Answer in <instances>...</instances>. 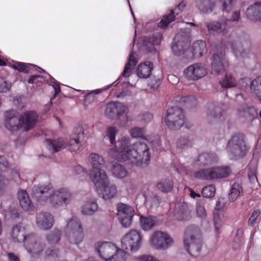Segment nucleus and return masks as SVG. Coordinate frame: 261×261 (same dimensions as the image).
Here are the masks:
<instances>
[{
  "mask_svg": "<svg viewBox=\"0 0 261 261\" xmlns=\"http://www.w3.org/2000/svg\"><path fill=\"white\" fill-rule=\"evenodd\" d=\"M117 132L115 127L109 126L107 128V136L112 144H115V148L109 150V154L120 162H126L137 166L147 165L150 154L147 144L144 142L131 144L129 139L125 137L115 142Z\"/></svg>",
  "mask_w": 261,
  "mask_h": 261,
  "instance_id": "1",
  "label": "nucleus"
},
{
  "mask_svg": "<svg viewBox=\"0 0 261 261\" xmlns=\"http://www.w3.org/2000/svg\"><path fill=\"white\" fill-rule=\"evenodd\" d=\"M86 134L84 128L79 126L75 128L68 142L64 138H61L57 140H46V143L48 144V148L52 149L53 152H58L67 146L70 151L75 152L80 150Z\"/></svg>",
  "mask_w": 261,
  "mask_h": 261,
  "instance_id": "2",
  "label": "nucleus"
},
{
  "mask_svg": "<svg viewBox=\"0 0 261 261\" xmlns=\"http://www.w3.org/2000/svg\"><path fill=\"white\" fill-rule=\"evenodd\" d=\"M227 46L230 47L238 60H242L247 57L249 54L251 48V42L248 34L242 33L232 41L228 42Z\"/></svg>",
  "mask_w": 261,
  "mask_h": 261,
  "instance_id": "3",
  "label": "nucleus"
},
{
  "mask_svg": "<svg viewBox=\"0 0 261 261\" xmlns=\"http://www.w3.org/2000/svg\"><path fill=\"white\" fill-rule=\"evenodd\" d=\"M227 150L231 158L240 159L244 157L248 150L242 134H236L232 136L227 143Z\"/></svg>",
  "mask_w": 261,
  "mask_h": 261,
  "instance_id": "4",
  "label": "nucleus"
},
{
  "mask_svg": "<svg viewBox=\"0 0 261 261\" xmlns=\"http://www.w3.org/2000/svg\"><path fill=\"white\" fill-rule=\"evenodd\" d=\"M89 158L92 166L90 178L94 185L99 186L100 182H99L98 179L101 178L100 181L104 182L107 179L106 172L101 169L105 163L104 160L102 156L95 153H91Z\"/></svg>",
  "mask_w": 261,
  "mask_h": 261,
  "instance_id": "5",
  "label": "nucleus"
},
{
  "mask_svg": "<svg viewBox=\"0 0 261 261\" xmlns=\"http://www.w3.org/2000/svg\"><path fill=\"white\" fill-rule=\"evenodd\" d=\"M185 123L182 110L178 107H172L167 111L166 123L172 130L179 129Z\"/></svg>",
  "mask_w": 261,
  "mask_h": 261,
  "instance_id": "6",
  "label": "nucleus"
},
{
  "mask_svg": "<svg viewBox=\"0 0 261 261\" xmlns=\"http://www.w3.org/2000/svg\"><path fill=\"white\" fill-rule=\"evenodd\" d=\"M66 232L68 239L71 244L77 245L83 239L82 226L77 218H73L67 222Z\"/></svg>",
  "mask_w": 261,
  "mask_h": 261,
  "instance_id": "7",
  "label": "nucleus"
},
{
  "mask_svg": "<svg viewBox=\"0 0 261 261\" xmlns=\"http://www.w3.org/2000/svg\"><path fill=\"white\" fill-rule=\"evenodd\" d=\"M128 109L126 106L119 102H111L109 103L106 108V116L110 118L115 117H122L121 125L124 126L127 122L126 113Z\"/></svg>",
  "mask_w": 261,
  "mask_h": 261,
  "instance_id": "8",
  "label": "nucleus"
},
{
  "mask_svg": "<svg viewBox=\"0 0 261 261\" xmlns=\"http://www.w3.org/2000/svg\"><path fill=\"white\" fill-rule=\"evenodd\" d=\"M141 243L142 236L136 230L129 231L121 239V247L126 251H136L140 247Z\"/></svg>",
  "mask_w": 261,
  "mask_h": 261,
  "instance_id": "9",
  "label": "nucleus"
},
{
  "mask_svg": "<svg viewBox=\"0 0 261 261\" xmlns=\"http://www.w3.org/2000/svg\"><path fill=\"white\" fill-rule=\"evenodd\" d=\"M211 72L218 75L224 73L229 67V62L224 51L214 54L211 58Z\"/></svg>",
  "mask_w": 261,
  "mask_h": 261,
  "instance_id": "10",
  "label": "nucleus"
},
{
  "mask_svg": "<svg viewBox=\"0 0 261 261\" xmlns=\"http://www.w3.org/2000/svg\"><path fill=\"white\" fill-rule=\"evenodd\" d=\"M71 198V194L66 189L55 191L49 195L50 204L55 208L67 205L70 202Z\"/></svg>",
  "mask_w": 261,
  "mask_h": 261,
  "instance_id": "11",
  "label": "nucleus"
},
{
  "mask_svg": "<svg viewBox=\"0 0 261 261\" xmlns=\"http://www.w3.org/2000/svg\"><path fill=\"white\" fill-rule=\"evenodd\" d=\"M24 246L32 256L36 257L42 254L45 244L41 243L34 233H29Z\"/></svg>",
  "mask_w": 261,
  "mask_h": 261,
  "instance_id": "12",
  "label": "nucleus"
},
{
  "mask_svg": "<svg viewBox=\"0 0 261 261\" xmlns=\"http://www.w3.org/2000/svg\"><path fill=\"white\" fill-rule=\"evenodd\" d=\"M151 245L156 249L165 250L173 243V240L167 233L162 231L155 232L151 237Z\"/></svg>",
  "mask_w": 261,
  "mask_h": 261,
  "instance_id": "13",
  "label": "nucleus"
},
{
  "mask_svg": "<svg viewBox=\"0 0 261 261\" xmlns=\"http://www.w3.org/2000/svg\"><path fill=\"white\" fill-rule=\"evenodd\" d=\"M117 216L121 224L124 227H129L135 213L133 207L127 204L119 203L117 205Z\"/></svg>",
  "mask_w": 261,
  "mask_h": 261,
  "instance_id": "14",
  "label": "nucleus"
},
{
  "mask_svg": "<svg viewBox=\"0 0 261 261\" xmlns=\"http://www.w3.org/2000/svg\"><path fill=\"white\" fill-rule=\"evenodd\" d=\"M101 178L98 179L100 185H95L99 195L105 200H109L114 198L117 193L115 186L109 183L108 176L107 175L106 181H100Z\"/></svg>",
  "mask_w": 261,
  "mask_h": 261,
  "instance_id": "15",
  "label": "nucleus"
},
{
  "mask_svg": "<svg viewBox=\"0 0 261 261\" xmlns=\"http://www.w3.org/2000/svg\"><path fill=\"white\" fill-rule=\"evenodd\" d=\"M184 74L189 80L196 81L207 74L205 66L201 63H195L188 66L184 71Z\"/></svg>",
  "mask_w": 261,
  "mask_h": 261,
  "instance_id": "16",
  "label": "nucleus"
},
{
  "mask_svg": "<svg viewBox=\"0 0 261 261\" xmlns=\"http://www.w3.org/2000/svg\"><path fill=\"white\" fill-rule=\"evenodd\" d=\"M5 126L12 132L17 131L21 126L20 116L13 110L7 111L5 113Z\"/></svg>",
  "mask_w": 261,
  "mask_h": 261,
  "instance_id": "17",
  "label": "nucleus"
},
{
  "mask_svg": "<svg viewBox=\"0 0 261 261\" xmlns=\"http://www.w3.org/2000/svg\"><path fill=\"white\" fill-rule=\"evenodd\" d=\"M37 226L41 230H47L51 228L54 223L53 216L47 212H41L36 216Z\"/></svg>",
  "mask_w": 261,
  "mask_h": 261,
  "instance_id": "18",
  "label": "nucleus"
},
{
  "mask_svg": "<svg viewBox=\"0 0 261 261\" xmlns=\"http://www.w3.org/2000/svg\"><path fill=\"white\" fill-rule=\"evenodd\" d=\"M96 249L101 258L106 261H110L113 253L117 250V247L112 243L105 242L98 244Z\"/></svg>",
  "mask_w": 261,
  "mask_h": 261,
  "instance_id": "19",
  "label": "nucleus"
},
{
  "mask_svg": "<svg viewBox=\"0 0 261 261\" xmlns=\"http://www.w3.org/2000/svg\"><path fill=\"white\" fill-rule=\"evenodd\" d=\"M206 119L211 124L221 123L223 119L221 108L218 106L210 104L208 107Z\"/></svg>",
  "mask_w": 261,
  "mask_h": 261,
  "instance_id": "20",
  "label": "nucleus"
},
{
  "mask_svg": "<svg viewBox=\"0 0 261 261\" xmlns=\"http://www.w3.org/2000/svg\"><path fill=\"white\" fill-rule=\"evenodd\" d=\"M21 126L26 132L32 129L38 119V115L34 111H28L20 116Z\"/></svg>",
  "mask_w": 261,
  "mask_h": 261,
  "instance_id": "21",
  "label": "nucleus"
},
{
  "mask_svg": "<svg viewBox=\"0 0 261 261\" xmlns=\"http://www.w3.org/2000/svg\"><path fill=\"white\" fill-rule=\"evenodd\" d=\"M51 190L50 184L35 186L32 189V195L38 201H44L49 197Z\"/></svg>",
  "mask_w": 261,
  "mask_h": 261,
  "instance_id": "22",
  "label": "nucleus"
},
{
  "mask_svg": "<svg viewBox=\"0 0 261 261\" xmlns=\"http://www.w3.org/2000/svg\"><path fill=\"white\" fill-rule=\"evenodd\" d=\"M162 37V35L160 33L153 34L144 42L142 49L146 53L155 54L156 50L154 45H159L160 44Z\"/></svg>",
  "mask_w": 261,
  "mask_h": 261,
  "instance_id": "23",
  "label": "nucleus"
},
{
  "mask_svg": "<svg viewBox=\"0 0 261 261\" xmlns=\"http://www.w3.org/2000/svg\"><path fill=\"white\" fill-rule=\"evenodd\" d=\"M186 3L184 2H180L173 10H171L170 13L165 15L161 21L158 23V26L161 28H164L171 22L174 20L175 15L180 13L186 7Z\"/></svg>",
  "mask_w": 261,
  "mask_h": 261,
  "instance_id": "24",
  "label": "nucleus"
},
{
  "mask_svg": "<svg viewBox=\"0 0 261 261\" xmlns=\"http://www.w3.org/2000/svg\"><path fill=\"white\" fill-rule=\"evenodd\" d=\"M202 241V234L199 228L195 225L188 226L185 231L184 244H188L189 241Z\"/></svg>",
  "mask_w": 261,
  "mask_h": 261,
  "instance_id": "25",
  "label": "nucleus"
},
{
  "mask_svg": "<svg viewBox=\"0 0 261 261\" xmlns=\"http://www.w3.org/2000/svg\"><path fill=\"white\" fill-rule=\"evenodd\" d=\"M218 170L217 166L201 169L195 172L194 176L196 178L203 180L217 179Z\"/></svg>",
  "mask_w": 261,
  "mask_h": 261,
  "instance_id": "26",
  "label": "nucleus"
},
{
  "mask_svg": "<svg viewBox=\"0 0 261 261\" xmlns=\"http://www.w3.org/2000/svg\"><path fill=\"white\" fill-rule=\"evenodd\" d=\"M218 156L213 152H204L199 155L197 162L203 167L211 166L218 162Z\"/></svg>",
  "mask_w": 261,
  "mask_h": 261,
  "instance_id": "27",
  "label": "nucleus"
},
{
  "mask_svg": "<svg viewBox=\"0 0 261 261\" xmlns=\"http://www.w3.org/2000/svg\"><path fill=\"white\" fill-rule=\"evenodd\" d=\"M181 36L176 35L174 38L173 44L171 46V49L174 54L176 56H180L183 54L185 50L189 46V42L187 39L180 40Z\"/></svg>",
  "mask_w": 261,
  "mask_h": 261,
  "instance_id": "28",
  "label": "nucleus"
},
{
  "mask_svg": "<svg viewBox=\"0 0 261 261\" xmlns=\"http://www.w3.org/2000/svg\"><path fill=\"white\" fill-rule=\"evenodd\" d=\"M17 198L19 204L23 210L27 212L33 210V204L26 191L23 190L19 191L17 193Z\"/></svg>",
  "mask_w": 261,
  "mask_h": 261,
  "instance_id": "29",
  "label": "nucleus"
},
{
  "mask_svg": "<svg viewBox=\"0 0 261 261\" xmlns=\"http://www.w3.org/2000/svg\"><path fill=\"white\" fill-rule=\"evenodd\" d=\"M175 215L179 220L186 221L190 218V211L186 203H178L175 205Z\"/></svg>",
  "mask_w": 261,
  "mask_h": 261,
  "instance_id": "30",
  "label": "nucleus"
},
{
  "mask_svg": "<svg viewBox=\"0 0 261 261\" xmlns=\"http://www.w3.org/2000/svg\"><path fill=\"white\" fill-rule=\"evenodd\" d=\"M246 15L251 20H261V3L257 2L249 7Z\"/></svg>",
  "mask_w": 261,
  "mask_h": 261,
  "instance_id": "31",
  "label": "nucleus"
},
{
  "mask_svg": "<svg viewBox=\"0 0 261 261\" xmlns=\"http://www.w3.org/2000/svg\"><path fill=\"white\" fill-rule=\"evenodd\" d=\"M238 112L240 116L245 117L249 120H252L257 117V113L255 109L249 107L246 104L240 106L238 109Z\"/></svg>",
  "mask_w": 261,
  "mask_h": 261,
  "instance_id": "32",
  "label": "nucleus"
},
{
  "mask_svg": "<svg viewBox=\"0 0 261 261\" xmlns=\"http://www.w3.org/2000/svg\"><path fill=\"white\" fill-rule=\"evenodd\" d=\"M226 21H214L206 23V27L210 32L217 34L225 33L226 32Z\"/></svg>",
  "mask_w": 261,
  "mask_h": 261,
  "instance_id": "33",
  "label": "nucleus"
},
{
  "mask_svg": "<svg viewBox=\"0 0 261 261\" xmlns=\"http://www.w3.org/2000/svg\"><path fill=\"white\" fill-rule=\"evenodd\" d=\"M153 68V64L150 61L141 63L137 68V74L140 78H147L150 76Z\"/></svg>",
  "mask_w": 261,
  "mask_h": 261,
  "instance_id": "34",
  "label": "nucleus"
},
{
  "mask_svg": "<svg viewBox=\"0 0 261 261\" xmlns=\"http://www.w3.org/2000/svg\"><path fill=\"white\" fill-rule=\"evenodd\" d=\"M138 63L136 54L132 52L129 55L128 62L125 66L124 69L119 78L117 80H120L122 77H128L131 74V70L134 68Z\"/></svg>",
  "mask_w": 261,
  "mask_h": 261,
  "instance_id": "35",
  "label": "nucleus"
},
{
  "mask_svg": "<svg viewBox=\"0 0 261 261\" xmlns=\"http://www.w3.org/2000/svg\"><path fill=\"white\" fill-rule=\"evenodd\" d=\"M216 0H197L198 9L204 13L212 12L215 6Z\"/></svg>",
  "mask_w": 261,
  "mask_h": 261,
  "instance_id": "36",
  "label": "nucleus"
},
{
  "mask_svg": "<svg viewBox=\"0 0 261 261\" xmlns=\"http://www.w3.org/2000/svg\"><path fill=\"white\" fill-rule=\"evenodd\" d=\"M185 247L188 253L193 256H197L201 250L202 246V241H189L188 244H184Z\"/></svg>",
  "mask_w": 261,
  "mask_h": 261,
  "instance_id": "37",
  "label": "nucleus"
},
{
  "mask_svg": "<svg viewBox=\"0 0 261 261\" xmlns=\"http://www.w3.org/2000/svg\"><path fill=\"white\" fill-rule=\"evenodd\" d=\"M27 237L28 234H24V229L20 226H15L13 227L11 237L14 242H23L24 244Z\"/></svg>",
  "mask_w": 261,
  "mask_h": 261,
  "instance_id": "38",
  "label": "nucleus"
},
{
  "mask_svg": "<svg viewBox=\"0 0 261 261\" xmlns=\"http://www.w3.org/2000/svg\"><path fill=\"white\" fill-rule=\"evenodd\" d=\"M192 53L195 57H201L206 53V43L202 40L194 42L192 46Z\"/></svg>",
  "mask_w": 261,
  "mask_h": 261,
  "instance_id": "39",
  "label": "nucleus"
},
{
  "mask_svg": "<svg viewBox=\"0 0 261 261\" xmlns=\"http://www.w3.org/2000/svg\"><path fill=\"white\" fill-rule=\"evenodd\" d=\"M112 174L116 178H123L127 176V171L125 168L118 163H114L111 169Z\"/></svg>",
  "mask_w": 261,
  "mask_h": 261,
  "instance_id": "40",
  "label": "nucleus"
},
{
  "mask_svg": "<svg viewBox=\"0 0 261 261\" xmlns=\"http://www.w3.org/2000/svg\"><path fill=\"white\" fill-rule=\"evenodd\" d=\"M158 190L163 193L170 192L173 188L172 180L169 179H164L159 181L156 185Z\"/></svg>",
  "mask_w": 261,
  "mask_h": 261,
  "instance_id": "41",
  "label": "nucleus"
},
{
  "mask_svg": "<svg viewBox=\"0 0 261 261\" xmlns=\"http://www.w3.org/2000/svg\"><path fill=\"white\" fill-rule=\"evenodd\" d=\"M61 235V231L59 229L54 228L46 236V239L49 244L55 245L59 243Z\"/></svg>",
  "mask_w": 261,
  "mask_h": 261,
  "instance_id": "42",
  "label": "nucleus"
},
{
  "mask_svg": "<svg viewBox=\"0 0 261 261\" xmlns=\"http://www.w3.org/2000/svg\"><path fill=\"white\" fill-rule=\"evenodd\" d=\"M213 219L216 231L219 233V229L224 223L222 211L214 210L213 212Z\"/></svg>",
  "mask_w": 261,
  "mask_h": 261,
  "instance_id": "43",
  "label": "nucleus"
},
{
  "mask_svg": "<svg viewBox=\"0 0 261 261\" xmlns=\"http://www.w3.org/2000/svg\"><path fill=\"white\" fill-rule=\"evenodd\" d=\"M97 209L98 205L95 201H88L83 206L82 213L84 215H92Z\"/></svg>",
  "mask_w": 261,
  "mask_h": 261,
  "instance_id": "44",
  "label": "nucleus"
},
{
  "mask_svg": "<svg viewBox=\"0 0 261 261\" xmlns=\"http://www.w3.org/2000/svg\"><path fill=\"white\" fill-rule=\"evenodd\" d=\"M220 84L222 87L229 88L234 87L237 85V81L230 74H226L225 77L221 81Z\"/></svg>",
  "mask_w": 261,
  "mask_h": 261,
  "instance_id": "45",
  "label": "nucleus"
},
{
  "mask_svg": "<svg viewBox=\"0 0 261 261\" xmlns=\"http://www.w3.org/2000/svg\"><path fill=\"white\" fill-rule=\"evenodd\" d=\"M241 190V186L239 183H233L228 194L229 200L232 202L234 201L239 196Z\"/></svg>",
  "mask_w": 261,
  "mask_h": 261,
  "instance_id": "46",
  "label": "nucleus"
},
{
  "mask_svg": "<svg viewBox=\"0 0 261 261\" xmlns=\"http://www.w3.org/2000/svg\"><path fill=\"white\" fill-rule=\"evenodd\" d=\"M140 223L142 228L144 230H149L155 225L154 220L150 217H141Z\"/></svg>",
  "mask_w": 261,
  "mask_h": 261,
  "instance_id": "47",
  "label": "nucleus"
},
{
  "mask_svg": "<svg viewBox=\"0 0 261 261\" xmlns=\"http://www.w3.org/2000/svg\"><path fill=\"white\" fill-rule=\"evenodd\" d=\"M161 201V197L154 193H149L145 197V202L151 206H158Z\"/></svg>",
  "mask_w": 261,
  "mask_h": 261,
  "instance_id": "48",
  "label": "nucleus"
},
{
  "mask_svg": "<svg viewBox=\"0 0 261 261\" xmlns=\"http://www.w3.org/2000/svg\"><path fill=\"white\" fill-rule=\"evenodd\" d=\"M103 90L101 89L91 91L85 96L84 103L85 105H88L94 102L96 99V95L101 93Z\"/></svg>",
  "mask_w": 261,
  "mask_h": 261,
  "instance_id": "49",
  "label": "nucleus"
},
{
  "mask_svg": "<svg viewBox=\"0 0 261 261\" xmlns=\"http://www.w3.org/2000/svg\"><path fill=\"white\" fill-rule=\"evenodd\" d=\"M250 88L256 96L261 93V76L251 82Z\"/></svg>",
  "mask_w": 261,
  "mask_h": 261,
  "instance_id": "50",
  "label": "nucleus"
},
{
  "mask_svg": "<svg viewBox=\"0 0 261 261\" xmlns=\"http://www.w3.org/2000/svg\"><path fill=\"white\" fill-rule=\"evenodd\" d=\"M125 249H120L117 248V250L113 253L110 261H125L126 257V252Z\"/></svg>",
  "mask_w": 261,
  "mask_h": 261,
  "instance_id": "51",
  "label": "nucleus"
},
{
  "mask_svg": "<svg viewBox=\"0 0 261 261\" xmlns=\"http://www.w3.org/2000/svg\"><path fill=\"white\" fill-rule=\"evenodd\" d=\"M216 189L214 185H211L204 187L201 191V193L204 197L211 198L215 195Z\"/></svg>",
  "mask_w": 261,
  "mask_h": 261,
  "instance_id": "52",
  "label": "nucleus"
},
{
  "mask_svg": "<svg viewBox=\"0 0 261 261\" xmlns=\"http://www.w3.org/2000/svg\"><path fill=\"white\" fill-rule=\"evenodd\" d=\"M59 256L58 249H47L45 251V258L49 260H56Z\"/></svg>",
  "mask_w": 261,
  "mask_h": 261,
  "instance_id": "53",
  "label": "nucleus"
},
{
  "mask_svg": "<svg viewBox=\"0 0 261 261\" xmlns=\"http://www.w3.org/2000/svg\"><path fill=\"white\" fill-rule=\"evenodd\" d=\"M219 169L218 172V179L223 178L228 176L231 172L230 168L227 166H217Z\"/></svg>",
  "mask_w": 261,
  "mask_h": 261,
  "instance_id": "54",
  "label": "nucleus"
},
{
  "mask_svg": "<svg viewBox=\"0 0 261 261\" xmlns=\"http://www.w3.org/2000/svg\"><path fill=\"white\" fill-rule=\"evenodd\" d=\"M33 64H25L21 62H17L13 65V68L20 72L24 73H29L30 67L32 66Z\"/></svg>",
  "mask_w": 261,
  "mask_h": 261,
  "instance_id": "55",
  "label": "nucleus"
},
{
  "mask_svg": "<svg viewBox=\"0 0 261 261\" xmlns=\"http://www.w3.org/2000/svg\"><path fill=\"white\" fill-rule=\"evenodd\" d=\"M228 205L229 202L226 198L220 197L217 201L214 210L222 211L224 207H227Z\"/></svg>",
  "mask_w": 261,
  "mask_h": 261,
  "instance_id": "56",
  "label": "nucleus"
},
{
  "mask_svg": "<svg viewBox=\"0 0 261 261\" xmlns=\"http://www.w3.org/2000/svg\"><path fill=\"white\" fill-rule=\"evenodd\" d=\"M196 212L197 216L201 218H204L206 216V211L204 206V203L202 201L198 202L196 205Z\"/></svg>",
  "mask_w": 261,
  "mask_h": 261,
  "instance_id": "57",
  "label": "nucleus"
},
{
  "mask_svg": "<svg viewBox=\"0 0 261 261\" xmlns=\"http://www.w3.org/2000/svg\"><path fill=\"white\" fill-rule=\"evenodd\" d=\"M179 103H184L188 106L191 107L194 106L196 103L195 98L192 96L182 97L180 99Z\"/></svg>",
  "mask_w": 261,
  "mask_h": 261,
  "instance_id": "58",
  "label": "nucleus"
},
{
  "mask_svg": "<svg viewBox=\"0 0 261 261\" xmlns=\"http://www.w3.org/2000/svg\"><path fill=\"white\" fill-rule=\"evenodd\" d=\"M11 88V84L3 77H0V92L9 91Z\"/></svg>",
  "mask_w": 261,
  "mask_h": 261,
  "instance_id": "59",
  "label": "nucleus"
},
{
  "mask_svg": "<svg viewBox=\"0 0 261 261\" xmlns=\"http://www.w3.org/2000/svg\"><path fill=\"white\" fill-rule=\"evenodd\" d=\"M50 80V84L51 85L55 90V94L53 98H55L56 95L61 92V89L60 87V84L57 82V81L50 75H48Z\"/></svg>",
  "mask_w": 261,
  "mask_h": 261,
  "instance_id": "60",
  "label": "nucleus"
},
{
  "mask_svg": "<svg viewBox=\"0 0 261 261\" xmlns=\"http://www.w3.org/2000/svg\"><path fill=\"white\" fill-rule=\"evenodd\" d=\"M248 177L250 182L252 184H258L256 175L255 173V167L253 169H251L250 167H249L248 172Z\"/></svg>",
  "mask_w": 261,
  "mask_h": 261,
  "instance_id": "61",
  "label": "nucleus"
},
{
  "mask_svg": "<svg viewBox=\"0 0 261 261\" xmlns=\"http://www.w3.org/2000/svg\"><path fill=\"white\" fill-rule=\"evenodd\" d=\"M144 134V130L143 128L134 127L130 130V135L133 138L142 137Z\"/></svg>",
  "mask_w": 261,
  "mask_h": 261,
  "instance_id": "62",
  "label": "nucleus"
},
{
  "mask_svg": "<svg viewBox=\"0 0 261 261\" xmlns=\"http://www.w3.org/2000/svg\"><path fill=\"white\" fill-rule=\"evenodd\" d=\"M222 6V11L229 12L232 8L233 0H220Z\"/></svg>",
  "mask_w": 261,
  "mask_h": 261,
  "instance_id": "63",
  "label": "nucleus"
},
{
  "mask_svg": "<svg viewBox=\"0 0 261 261\" xmlns=\"http://www.w3.org/2000/svg\"><path fill=\"white\" fill-rule=\"evenodd\" d=\"M190 144V141L188 137L184 136L180 137L177 141V146L184 148Z\"/></svg>",
  "mask_w": 261,
  "mask_h": 261,
  "instance_id": "64",
  "label": "nucleus"
}]
</instances>
